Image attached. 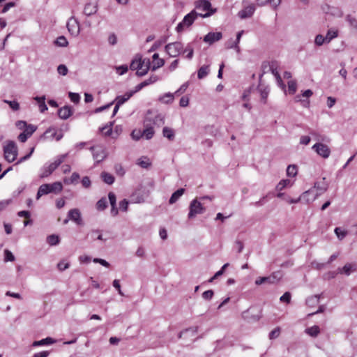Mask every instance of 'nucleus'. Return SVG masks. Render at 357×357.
<instances>
[{
  "instance_id": "nucleus-1",
  "label": "nucleus",
  "mask_w": 357,
  "mask_h": 357,
  "mask_svg": "<svg viewBox=\"0 0 357 357\" xmlns=\"http://www.w3.org/2000/svg\"><path fill=\"white\" fill-rule=\"evenodd\" d=\"M213 13V10H211V12L202 13H198L195 10H193L184 16L183 20L177 24L176 30L177 32H181L183 31L185 27L190 26L198 17L206 18L210 17Z\"/></svg>"
},
{
  "instance_id": "nucleus-2",
  "label": "nucleus",
  "mask_w": 357,
  "mask_h": 357,
  "mask_svg": "<svg viewBox=\"0 0 357 357\" xmlns=\"http://www.w3.org/2000/svg\"><path fill=\"white\" fill-rule=\"evenodd\" d=\"M3 158L8 163L17 160L18 155V148L16 143L12 140L5 142L3 146Z\"/></svg>"
},
{
  "instance_id": "nucleus-3",
  "label": "nucleus",
  "mask_w": 357,
  "mask_h": 357,
  "mask_svg": "<svg viewBox=\"0 0 357 357\" xmlns=\"http://www.w3.org/2000/svg\"><path fill=\"white\" fill-rule=\"evenodd\" d=\"M63 190V185L61 182H54L53 183L49 184L45 183L41 185L37 192L36 199H40L43 195H47L49 193H55L58 194L61 192Z\"/></svg>"
},
{
  "instance_id": "nucleus-4",
  "label": "nucleus",
  "mask_w": 357,
  "mask_h": 357,
  "mask_svg": "<svg viewBox=\"0 0 357 357\" xmlns=\"http://www.w3.org/2000/svg\"><path fill=\"white\" fill-rule=\"evenodd\" d=\"M261 316V310L259 308H250L243 311L241 314L242 319L248 323L258 321Z\"/></svg>"
},
{
  "instance_id": "nucleus-5",
  "label": "nucleus",
  "mask_w": 357,
  "mask_h": 357,
  "mask_svg": "<svg viewBox=\"0 0 357 357\" xmlns=\"http://www.w3.org/2000/svg\"><path fill=\"white\" fill-rule=\"evenodd\" d=\"M283 274L280 271L273 272L271 275L267 277H259L255 280L256 285H261L264 283L275 284L280 281Z\"/></svg>"
},
{
  "instance_id": "nucleus-6",
  "label": "nucleus",
  "mask_w": 357,
  "mask_h": 357,
  "mask_svg": "<svg viewBox=\"0 0 357 357\" xmlns=\"http://www.w3.org/2000/svg\"><path fill=\"white\" fill-rule=\"evenodd\" d=\"M204 211L205 208L202 206V203L199 202L197 199H195L192 200L190 204L188 218L189 219H192L195 218L197 215L202 214Z\"/></svg>"
},
{
  "instance_id": "nucleus-7",
  "label": "nucleus",
  "mask_w": 357,
  "mask_h": 357,
  "mask_svg": "<svg viewBox=\"0 0 357 357\" xmlns=\"http://www.w3.org/2000/svg\"><path fill=\"white\" fill-rule=\"evenodd\" d=\"M313 192L312 189H309L304 192L299 197L296 199L290 198L289 197L284 198V199L289 204H297L302 201L306 204L310 203L314 201L317 197L318 195H315L312 198H307V196Z\"/></svg>"
},
{
  "instance_id": "nucleus-8",
  "label": "nucleus",
  "mask_w": 357,
  "mask_h": 357,
  "mask_svg": "<svg viewBox=\"0 0 357 357\" xmlns=\"http://www.w3.org/2000/svg\"><path fill=\"white\" fill-rule=\"evenodd\" d=\"M183 44L180 42L169 43L165 46L167 53L172 57H175L183 51Z\"/></svg>"
},
{
  "instance_id": "nucleus-9",
  "label": "nucleus",
  "mask_w": 357,
  "mask_h": 357,
  "mask_svg": "<svg viewBox=\"0 0 357 357\" xmlns=\"http://www.w3.org/2000/svg\"><path fill=\"white\" fill-rule=\"evenodd\" d=\"M312 149L321 157L324 159L328 158L331 155V149L329 147L323 143H316Z\"/></svg>"
},
{
  "instance_id": "nucleus-10",
  "label": "nucleus",
  "mask_w": 357,
  "mask_h": 357,
  "mask_svg": "<svg viewBox=\"0 0 357 357\" xmlns=\"http://www.w3.org/2000/svg\"><path fill=\"white\" fill-rule=\"evenodd\" d=\"M144 129L142 131L143 137L146 139H151L155 133L153 126H152L151 119L149 116H145L144 120Z\"/></svg>"
},
{
  "instance_id": "nucleus-11",
  "label": "nucleus",
  "mask_w": 357,
  "mask_h": 357,
  "mask_svg": "<svg viewBox=\"0 0 357 357\" xmlns=\"http://www.w3.org/2000/svg\"><path fill=\"white\" fill-rule=\"evenodd\" d=\"M66 26L68 31L72 36H78L80 31L79 23L75 17H71L68 20Z\"/></svg>"
},
{
  "instance_id": "nucleus-12",
  "label": "nucleus",
  "mask_w": 357,
  "mask_h": 357,
  "mask_svg": "<svg viewBox=\"0 0 357 357\" xmlns=\"http://www.w3.org/2000/svg\"><path fill=\"white\" fill-rule=\"evenodd\" d=\"M145 116H149L151 119L152 126L160 127L165 123L164 116L161 114L153 113L151 110L147 112Z\"/></svg>"
},
{
  "instance_id": "nucleus-13",
  "label": "nucleus",
  "mask_w": 357,
  "mask_h": 357,
  "mask_svg": "<svg viewBox=\"0 0 357 357\" xmlns=\"http://www.w3.org/2000/svg\"><path fill=\"white\" fill-rule=\"evenodd\" d=\"M90 150L92 151L93 158L97 163L100 162L106 158V153L101 146H91Z\"/></svg>"
},
{
  "instance_id": "nucleus-14",
  "label": "nucleus",
  "mask_w": 357,
  "mask_h": 357,
  "mask_svg": "<svg viewBox=\"0 0 357 357\" xmlns=\"http://www.w3.org/2000/svg\"><path fill=\"white\" fill-rule=\"evenodd\" d=\"M56 164L52 162L50 164H45L40 169V174L39 177L40 178H45L49 176L52 172L57 168Z\"/></svg>"
},
{
  "instance_id": "nucleus-15",
  "label": "nucleus",
  "mask_w": 357,
  "mask_h": 357,
  "mask_svg": "<svg viewBox=\"0 0 357 357\" xmlns=\"http://www.w3.org/2000/svg\"><path fill=\"white\" fill-rule=\"evenodd\" d=\"M68 218L75 222L77 225H83L81 213L78 208H73L68 211Z\"/></svg>"
},
{
  "instance_id": "nucleus-16",
  "label": "nucleus",
  "mask_w": 357,
  "mask_h": 357,
  "mask_svg": "<svg viewBox=\"0 0 357 357\" xmlns=\"http://www.w3.org/2000/svg\"><path fill=\"white\" fill-rule=\"evenodd\" d=\"M257 89L260 94L261 102H263L264 104H266L270 92L269 86L262 84L261 82H259Z\"/></svg>"
},
{
  "instance_id": "nucleus-17",
  "label": "nucleus",
  "mask_w": 357,
  "mask_h": 357,
  "mask_svg": "<svg viewBox=\"0 0 357 357\" xmlns=\"http://www.w3.org/2000/svg\"><path fill=\"white\" fill-rule=\"evenodd\" d=\"M195 8L202 12H211V3L208 0H199L195 2ZM215 12V10H213Z\"/></svg>"
},
{
  "instance_id": "nucleus-18",
  "label": "nucleus",
  "mask_w": 357,
  "mask_h": 357,
  "mask_svg": "<svg viewBox=\"0 0 357 357\" xmlns=\"http://www.w3.org/2000/svg\"><path fill=\"white\" fill-rule=\"evenodd\" d=\"M255 9V6L254 4H250L244 8L243 10H240L238 13V15L241 19L251 17L253 15Z\"/></svg>"
},
{
  "instance_id": "nucleus-19",
  "label": "nucleus",
  "mask_w": 357,
  "mask_h": 357,
  "mask_svg": "<svg viewBox=\"0 0 357 357\" xmlns=\"http://www.w3.org/2000/svg\"><path fill=\"white\" fill-rule=\"evenodd\" d=\"M222 38L221 32H209L204 37V41L209 45L220 40Z\"/></svg>"
},
{
  "instance_id": "nucleus-20",
  "label": "nucleus",
  "mask_w": 357,
  "mask_h": 357,
  "mask_svg": "<svg viewBox=\"0 0 357 357\" xmlns=\"http://www.w3.org/2000/svg\"><path fill=\"white\" fill-rule=\"evenodd\" d=\"M312 94H313V92L312 90L307 89V90L304 91L301 95L296 96L295 100L296 102H301L303 107H307L310 105V101L308 100H302L301 96L308 98L310 96H312Z\"/></svg>"
},
{
  "instance_id": "nucleus-21",
  "label": "nucleus",
  "mask_w": 357,
  "mask_h": 357,
  "mask_svg": "<svg viewBox=\"0 0 357 357\" xmlns=\"http://www.w3.org/2000/svg\"><path fill=\"white\" fill-rule=\"evenodd\" d=\"M98 6L97 3H87L84 7L83 13L86 16H91L96 14L98 11Z\"/></svg>"
},
{
  "instance_id": "nucleus-22",
  "label": "nucleus",
  "mask_w": 357,
  "mask_h": 357,
  "mask_svg": "<svg viewBox=\"0 0 357 357\" xmlns=\"http://www.w3.org/2000/svg\"><path fill=\"white\" fill-rule=\"evenodd\" d=\"M73 114L72 107L70 106H64L58 110V115L61 119H67Z\"/></svg>"
},
{
  "instance_id": "nucleus-23",
  "label": "nucleus",
  "mask_w": 357,
  "mask_h": 357,
  "mask_svg": "<svg viewBox=\"0 0 357 357\" xmlns=\"http://www.w3.org/2000/svg\"><path fill=\"white\" fill-rule=\"evenodd\" d=\"M134 93H135V91L126 92L123 96H116L114 101L116 102V104H118L119 105L121 106V105L125 103L126 101H128L133 96Z\"/></svg>"
},
{
  "instance_id": "nucleus-24",
  "label": "nucleus",
  "mask_w": 357,
  "mask_h": 357,
  "mask_svg": "<svg viewBox=\"0 0 357 357\" xmlns=\"http://www.w3.org/2000/svg\"><path fill=\"white\" fill-rule=\"evenodd\" d=\"M198 331V327H190L188 328L185 329L184 331H181L178 335V338H182L183 335H189L190 337H194Z\"/></svg>"
},
{
  "instance_id": "nucleus-25",
  "label": "nucleus",
  "mask_w": 357,
  "mask_h": 357,
  "mask_svg": "<svg viewBox=\"0 0 357 357\" xmlns=\"http://www.w3.org/2000/svg\"><path fill=\"white\" fill-rule=\"evenodd\" d=\"M131 202L133 203H142L144 202V196L140 190H135L130 196Z\"/></svg>"
},
{
  "instance_id": "nucleus-26",
  "label": "nucleus",
  "mask_w": 357,
  "mask_h": 357,
  "mask_svg": "<svg viewBox=\"0 0 357 357\" xmlns=\"http://www.w3.org/2000/svg\"><path fill=\"white\" fill-rule=\"evenodd\" d=\"M144 63L145 60H142L141 58L135 59L131 62L130 68L132 70H142Z\"/></svg>"
},
{
  "instance_id": "nucleus-27",
  "label": "nucleus",
  "mask_w": 357,
  "mask_h": 357,
  "mask_svg": "<svg viewBox=\"0 0 357 357\" xmlns=\"http://www.w3.org/2000/svg\"><path fill=\"white\" fill-rule=\"evenodd\" d=\"M325 178H323V181L321 182H316L314 183L313 189H317L319 191V193H317L318 195V197L321 194L326 192L328 189V185L325 183Z\"/></svg>"
},
{
  "instance_id": "nucleus-28",
  "label": "nucleus",
  "mask_w": 357,
  "mask_h": 357,
  "mask_svg": "<svg viewBox=\"0 0 357 357\" xmlns=\"http://www.w3.org/2000/svg\"><path fill=\"white\" fill-rule=\"evenodd\" d=\"M56 128L54 127H50L46 130V131L43 133L42 138L44 139H53L56 138Z\"/></svg>"
},
{
  "instance_id": "nucleus-29",
  "label": "nucleus",
  "mask_w": 357,
  "mask_h": 357,
  "mask_svg": "<svg viewBox=\"0 0 357 357\" xmlns=\"http://www.w3.org/2000/svg\"><path fill=\"white\" fill-rule=\"evenodd\" d=\"M185 192L184 188H179L176 190L171 196L169 200L170 204H173L177 202V200L183 195Z\"/></svg>"
},
{
  "instance_id": "nucleus-30",
  "label": "nucleus",
  "mask_w": 357,
  "mask_h": 357,
  "mask_svg": "<svg viewBox=\"0 0 357 357\" xmlns=\"http://www.w3.org/2000/svg\"><path fill=\"white\" fill-rule=\"evenodd\" d=\"M174 99V94L170 92L166 93L164 95L161 96L158 100L165 104H170L173 102Z\"/></svg>"
},
{
  "instance_id": "nucleus-31",
  "label": "nucleus",
  "mask_w": 357,
  "mask_h": 357,
  "mask_svg": "<svg viewBox=\"0 0 357 357\" xmlns=\"http://www.w3.org/2000/svg\"><path fill=\"white\" fill-rule=\"evenodd\" d=\"M100 177L102 179V181L108 185H112L115 180V178L112 174L106 172H102L100 174Z\"/></svg>"
},
{
  "instance_id": "nucleus-32",
  "label": "nucleus",
  "mask_w": 357,
  "mask_h": 357,
  "mask_svg": "<svg viewBox=\"0 0 357 357\" xmlns=\"http://www.w3.org/2000/svg\"><path fill=\"white\" fill-rule=\"evenodd\" d=\"M79 174L77 172H73L71 175L70 178H65L63 179V183L66 185L69 184H76L78 182V180L79 179Z\"/></svg>"
},
{
  "instance_id": "nucleus-33",
  "label": "nucleus",
  "mask_w": 357,
  "mask_h": 357,
  "mask_svg": "<svg viewBox=\"0 0 357 357\" xmlns=\"http://www.w3.org/2000/svg\"><path fill=\"white\" fill-rule=\"evenodd\" d=\"M209 73V66L204 65L199 68L197 72V77L199 79L206 77Z\"/></svg>"
},
{
  "instance_id": "nucleus-34",
  "label": "nucleus",
  "mask_w": 357,
  "mask_h": 357,
  "mask_svg": "<svg viewBox=\"0 0 357 357\" xmlns=\"http://www.w3.org/2000/svg\"><path fill=\"white\" fill-rule=\"evenodd\" d=\"M54 342H55V340L53 338L48 337L42 339L41 340L33 342V347L43 346V345H46V344H51Z\"/></svg>"
},
{
  "instance_id": "nucleus-35",
  "label": "nucleus",
  "mask_w": 357,
  "mask_h": 357,
  "mask_svg": "<svg viewBox=\"0 0 357 357\" xmlns=\"http://www.w3.org/2000/svg\"><path fill=\"white\" fill-rule=\"evenodd\" d=\"M345 19L349 23V26L355 31H357V19L350 14L347 15Z\"/></svg>"
},
{
  "instance_id": "nucleus-36",
  "label": "nucleus",
  "mask_w": 357,
  "mask_h": 357,
  "mask_svg": "<svg viewBox=\"0 0 357 357\" xmlns=\"http://www.w3.org/2000/svg\"><path fill=\"white\" fill-rule=\"evenodd\" d=\"M162 135L165 137H167L169 140H173L175 135L173 129L169 127H164L162 129Z\"/></svg>"
},
{
  "instance_id": "nucleus-37",
  "label": "nucleus",
  "mask_w": 357,
  "mask_h": 357,
  "mask_svg": "<svg viewBox=\"0 0 357 357\" xmlns=\"http://www.w3.org/2000/svg\"><path fill=\"white\" fill-rule=\"evenodd\" d=\"M59 242L60 238L58 235L51 234L47 237V243L51 246L56 245Z\"/></svg>"
},
{
  "instance_id": "nucleus-38",
  "label": "nucleus",
  "mask_w": 357,
  "mask_h": 357,
  "mask_svg": "<svg viewBox=\"0 0 357 357\" xmlns=\"http://www.w3.org/2000/svg\"><path fill=\"white\" fill-rule=\"evenodd\" d=\"M305 333L311 337H317L320 333L319 327L318 326H313L307 328L305 330Z\"/></svg>"
},
{
  "instance_id": "nucleus-39",
  "label": "nucleus",
  "mask_w": 357,
  "mask_h": 357,
  "mask_svg": "<svg viewBox=\"0 0 357 357\" xmlns=\"http://www.w3.org/2000/svg\"><path fill=\"white\" fill-rule=\"evenodd\" d=\"M355 270V265L351 264H346L340 271L341 273H344L347 275H349L351 273Z\"/></svg>"
},
{
  "instance_id": "nucleus-40",
  "label": "nucleus",
  "mask_w": 357,
  "mask_h": 357,
  "mask_svg": "<svg viewBox=\"0 0 357 357\" xmlns=\"http://www.w3.org/2000/svg\"><path fill=\"white\" fill-rule=\"evenodd\" d=\"M91 237L93 239H98L102 241H106V238H104L102 235V231L100 229H93L91 231Z\"/></svg>"
},
{
  "instance_id": "nucleus-41",
  "label": "nucleus",
  "mask_w": 357,
  "mask_h": 357,
  "mask_svg": "<svg viewBox=\"0 0 357 357\" xmlns=\"http://www.w3.org/2000/svg\"><path fill=\"white\" fill-rule=\"evenodd\" d=\"M54 44L59 47H67L68 45V42L65 36H61L56 38L54 41Z\"/></svg>"
},
{
  "instance_id": "nucleus-42",
  "label": "nucleus",
  "mask_w": 357,
  "mask_h": 357,
  "mask_svg": "<svg viewBox=\"0 0 357 357\" xmlns=\"http://www.w3.org/2000/svg\"><path fill=\"white\" fill-rule=\"evenodd\" d=\"M107 207V201L105 197L99 199L96 203V208L98 211H103Z\"/></svg>"
},
{
  "instance_id": "nucleus-43",
  "label": "nucleus",
  "mask_w": 357,
  "mask_h": 357,
  "mask_svg": "<svg viewBox=\"0 0 357 357\" xmlns=\"http://www.w3.org/2000/svg\"><path fill=\"white\" fill-rule=\"evenodd\" d=\"M338 33L337 31L335 30H328L327 31L326 36H325L326 43H330L333 39L337 37Z\"/></svg>"
},
{
  "instance_id": "nucleus-44",
  "label": "nucleus",
  "mask_w": 357,
  "mask_h": 357,
  "mask_svg": "<svg viewBox=\"0 0 357 357\" xmlns=\"http://www.w3.org/2000/svg\"><path fill=\"white\" fill-rule=\"evenodd\" d=\"M287 174L288 176H295L297 174V166L295 165H289L287 168Z\"/></svg>"
},
{
  "instance_id": "nucleus-45",
  "label": "nucleus",
  "mask_w": 357,
  "mask_h": 357,
  "mask_svg": "<svg viewBox=\"0 0 357 357\" xmlns=\"http://www.w3.org/2000/svg\"><path fill=\"white\" fill-rule=\"evenodd\" d=\"M319 295H314L310 296L306 299V304L309 306H312L315 304H317L319 303Z\"/></svg>"
},
{
  "instance_id": "nucleus-46",
  "label": "nucleus",
  "mask_w": 357,
  "mask_h": 357,
  "mask_svg": "<svg viewBox=\"0 0 357 357\" xmlns=\"http://www.w3.org/2000/svg\"><path fill=\"white\" fill-rule=\"evenodd\" d=\"M328 13L333 16H337L339 17L343 16V12L340 8L335 7H329Z\"/></svg>"
},
{
  "instance_id": "nucleus-47",
  "label": "nucleus",
  "mask_w": 357,
  "mask_h": 357,
  "mask_svg": "<svg viewBox=\"0 0 357 357\" xmlns=\"http://www.w3.org/2000/svg\"><path fill=\"white\" fill-rule=\"evenodd\" d=\"M243 33V31H241L238 32V33L236 35V41L234 42V43L232 45L229 47V48H234V49L236 50L237 52H239L240 48L238 47V43L240 42V40H241V38Z\"/></svg>"
},
{
  "instance_id": "nucleus-48",
  "label": "nucleus",
  "mask_w": 357,
  "mask_h": 357,
  "mask_svg": "<svg viewBox=\"0 0 357 357\" xmlns=\"http://www.w3.org/2000/svg\"><path fill=\"white\" fill-rule=\"evenodd\" d=\"M290 183V180L289 179H283L281 180L278 185L275 187L276 190L278 191H282L283 189H284L288 184Z\"/></svg>"
},
{
  "instance_id": "nucleus-49",
  "label": "nucleus",
  "mask_w": 357,
  "mask_h": 357,
  "mask_svg": "<svg viewBox=\"0 0 357 357\" xmlns=\"http://www.w3.org/2000/svg\"><path fill=\"white\" fill-rule=\"evenodd\" d=\"M183 52H188L186 58L188 59H191L194 54V47L192 45L191 43L188 44L185 49L183 50Z\"/></svg>"
},
{
  "instance_id": "nucleus-50",
  "label": "nucleus",
  "mask_w": 357,
  "mask_h": 357,
  "mask_svg": "<svg viewBox=\"0 0 357 357\" xmlns=\"http://www.w3.org/2000/svg\"><path fill=\"white\" fill-rule=\"evenodd\" d=\"M150 66H151V63H150V60L149 59H147V61H146V68H142V70H137L136 72V75L139 76V77H142L144 75H145L149 68H150Z\"/></svg>"
},
{
  "instance_id": "nucleus-51",
  "label": "nucleus",
  "mask_w": 357,
  "mask_h": 357,
  "mask_svg": "<svg viewBox=\"0 0 357 357\" xmlns=\"http://www.w3.org/2000/svg\"><path fill=\"white\" fill-rule=\"evenodd\" d=\"M153 66H152V68H151V70L153 71H155V70H157L158 68L162 67L164 66L165 64V61L164 59H157V60H155L153 61Z\"/></svg>"
},
{
  "instance_id": "nucleus-52",
  "label": "nucleus",
  "mask_w": 357,
  "mask_h": 357,
  "mask_svg": "<svg viewBox=\"0 0 357 357\" xmlns=\"http://www.w3.org/2000/svg\"><path fill=\"white\" fill-rule=\"evenodd\" d=\"M270 64L268 62H263L261 65V73L259 75V81L261 82V78L265 73L269 71Z\"/></svg>"
},
{
  "instance_id": "nucleus-53",
  "label": "nucleus",
  "mask_w": 357,
  "mask_h": 357,
  "mask_svg": "<svg viewBox=\"0 0 357 357\" xmlns=\"http://www.w3.org/2000/svg\"><path fill=\"white\" fill-rule=\"evenodd\" d=\"M37 128L36 126L32 125V124H27L26 127H25V129L24 132L29 136H31L32 134L36 130Z\"/></svg>"
},
{
  "instance_id": "nucleus-54",
  "label": "nucleus",
  "mask_w": 357,
  "mask_h": 357,
  "mask_svg": "<svg viewBox=\"0 0 357 357\" xmlns=\"http://www.w3.org/2000/svg\"><path fill=\"white\" fill-rule=\"evenodd\" d=\"M13 111H17L20 109V104L16 100H4Z\"/></svg>"
},
{
  "instance_id": "nucleus-55",
  "label": "nucleus",
  "mask_w": 357,
  "mask_h": 357,
  "mask_svg": "<svg viewBox=\"0 0 357 357\" xmlns=\"http://www.w3.org/2000/svg\"><path fill=\"white\" fill-rule=\"evenodd\" d=\"M280 334V328L276 327L272 331L270 332L268 337L270 340H274L279 337Z\"/></svg>"
},
{
  "instance_id": "nucleus-56",
  "label": "nucleus",
  "mask_w": 357,
  "mask_h": 357,
  "mask_svg": "<svg viewBox=\"0 0 357 357\" xmlns=\"http://www.w3.org/2000/svg\"><path fill=\"white\" fill-rule=\"evenodd\" d=\"M335 233L340 240H342L347 234V232L344 230H342L340 227H336L335 229Z\"/></svg>"
},
{
  "instance_id": "nucleus-57",
  "label": "nucleus",
  "mask_w": 357,
  "mask_h": 357,
  "mask_svg": "<svg viewBox=\"0 0 357 357\" xmlns=\"http://www.w3.org/2000/svg\"><path fill=\"white\" fill-rule=\"evenodd\" d=\"M324 43H326V38L324 37L321 34H318L315 36V38H314V43L317 45V46H321Z\"/></svg>"
},
{
  "instance_id": "nucleus-58",
  "label": "nucleus",
  "mask_w": 357,
  "mask_h": 357,
  "mask_svg": "<svg viewBox=\"0 0 357 357\" xmlns=\"http://www.w3.org/2000/svg\"><path fill=\"white\" fill-rule=\"evenodd\" d=\"M15 256L8 250H4V260L5 261H13L15 260Z\"/></svg>"
},
{
  "instance_id": "nucleus-59",
  "label": "nucleus",
  "mask_w": 357,
  "mask_h": 357,
  "mask_svg": "<svg viewBox=\"0 0 357 357\" xmlns=\"http://www.w3.org/2000/svg\"><path fill=\"white\" fill-rule=\"evenodd\" d=\"M288 91L290 94H294L296 91V83L295 81L291 80L288 82Z\"/></svg>"
},
{
  "instance_id": "nucleus-60",
  "label": "nucleus",
  "mask_w": 357,
  "mask_h": 357,
  "mask_svg": "<svg viewBox=\"0 0 357 357\" xmlns=\"http://www.w3.org/2000/svg\"><path fill=\"white\" fill-rule=\"evenodd\" d=\"M68 96L70 100L74 103H78L80 100V96L79 95V93L69 92Z\"/></svg>"
},
{
  "instance_id": "nucleus-61",
  "label": "nucleus",
  "mask_w": 357,
  "mask_h": 357,
  "mask_svg": "<svg viewBox=\"0 0 357 357\" xmlns=\"http://www.w3.org/2000/svg\"><path fill=\"white\" fill-rule=\"evenodd\" d=\"M57 72L59 75H66L68 72V68L66 67V65L64 64H60L58 67H57Z\"/></svg>"
},
{
  "instance_id": "nucleus-62",
  "label": "nucleus",
  "mask_w": 357,
  "mask_h": 357,
  "mask_svg": "<svg viewBox=\"0 0 357 357\" xmlns=\"http://www.w3.org/2000/svg\"><path fill=\"white\" fill-rule=\"evenodd\" d=\"M291 294L289 291L285 292L280 298V301L282 303H289L291 301Z\"/></svg>"
},
{
  "instance_id": "nucleus-63",
  "label": "nucleus",
  "mask_w": 357,
  "mask_h": 357,
  "mask_svg": "<svg viewBox=\"0 0 357 357\" xmlns=\"http://www.w3.org/2000/svg\"><path fill=\"white\" fill-rule=\"evenodd\" d=\"M213 295H214L213 291L210 289V290H207V291H205L204 292H203L202 298L204 300L209 301L213 298Z\"/></svg>"
},
{
  "instance_id": "nucleus-64",
  "label": "nucleus",
  "mask_w": 357,
  "mask_h": 357,
  "mask_svg": "<svg viewBox=\"0 0 357 357\" xmlns=\"http://www.w3.org/2000/svg\"><path fill=\"white\" fill-rule=\"evenodd\" d=\"M70 266L69 263L66 262L64 260L61 261L57 264V268L59 271H63L68 268Z\"/></svg>"
}]
</instances>
